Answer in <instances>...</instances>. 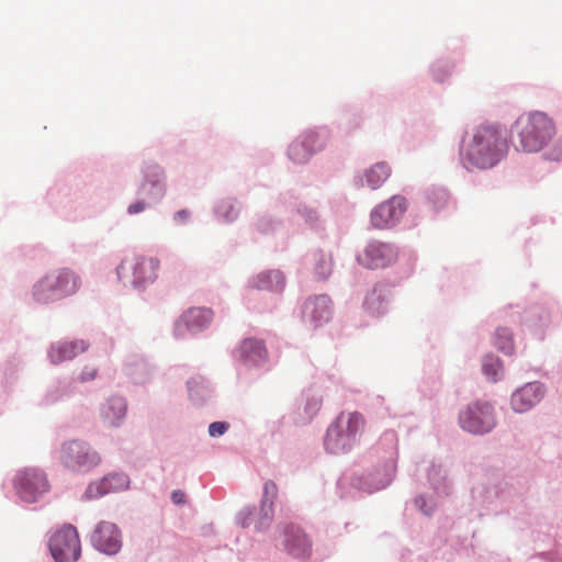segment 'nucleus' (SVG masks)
<instances>
[{"mask_svg":"<svg viewBox=\"0 0 562 562\" xmlns=\"http://www.w3.org/2000/svg\"><path fill=\"white\" fill-rule=\"evenodd\" d=\"M507 153V140L499 125L476 126L464 144V159L472 167L486 169L498 164Z\"/></svg>","mask_w":562,"mask_h":562,"instance_id":"nucleus-1","label":"nucleus"},{"mask_svg":"<svg viewBox=\"0 0 562 562\" xmlns=\"http://www.w3.org/2000/svg\"><path fill=\"white\" fill-rule=\"evenodd\" d=\"M515 147L524 153L540 151L555 135V125L546 113L535 111L521 114L514 124Z\"/></svg>","mask_w":562,"mask_h":562,"instance_id":"nucleus-2","label":"nucleus"},{"mask_svg":"<svg viewBox=\"0 0 562 562\" xmlns=\"http://www.w3.org/2000/svg\"><path fill=\"white\" fill-rule=\"evenodd\" d=\"M364 427L366 419L359 412L340 413L327 429L326 450L330 453H342L350 450L358 442V436Z\"/></svg>","mask_w":562,"mask_h":562,"instance_id":"nucleus-3","label":"nucleus"},{"mask_svg":"<svg viewBox=\"0 0 562 562\" xmlns=\"http://www.w3.org/2000/svg\"><path fill=\"white\" fill-rule=\"evenodd\" d=\"M81 285L80 277L69 268L48 271L33 288L38 302L60 300L75 294Z\"/></svg>","mask_w":562,"mask_h":562,"instance_id":"nucleus-4","label":"nucleus"},{"mask_svg":"<svg viewBox=\"0 0 562 562\" xmlns=\"http://www.w3.org/2000/svg\"><path fill=\"white\" fill-rule=\"evenodd\" d=\"M159 269L160 261L158 258L133 255L122 260L116 272L124 284L142 288L157 279Z\"/></svg>","mask_w":562,"mask_h":562,"instance_id":"nucleus-5","label":"nucleus"},{"mask_svg":"<svg viewBox=\"0 0 562 562\" xmlns=\"http://www.w3.org/2000/svg\"><path fill=\"white\" fill-rule=\"evenodd\" d=\"M60 461L70 471L86 473L98 467L102 459L88 442L70 440L61 446Z\"/></svg>","mask_w":562,"mask_h":562,"instance_id":"nucleus-6","label":"nucleus"},{"mask_svg":"<svg viewBox=\"0 0 562 562\" xmlns=\"http://www.w3.org/2000/svg\"><path fill=\"white\" fill-rule=\"evenodd\" d=\"M49 550L56 562H75L81 553L77 529L64 526L55 531L49 539Z\"/></svg>","mask_w":562,"mask_h":562,"instance_id":"nucleus-7","label":"nucleus"},{"mask_svg":"<svg viewBox=\"0 0 562 562\" xmlns=\"http://www.w3.org/2000/svg\"><path fill=\"white\" fill-rule=\"evenodd\" d=\"M460 426L471 434H485L495 426L493 408L487 403L470 404L459 416Z\"/></svg>","mask_w":562,"mask_h":562,"instance_id":"nucleus-8","label":"nucleus"},{"mask_svg":"<svg viewBox=\"0 0 562 562\" xmlns=\"http://www.w3.org/2000/svg\"><path fill=\"white\" fill-rule=\"evenodd\" d=\"M398 250L390 243L372 240L357 255V261L367 269L386 268L397 260Z\"/></svg>","mask_w":562,"mask_h":562,"instance_id":"nucleus-9","label":"nucleus"},{"mask_svg":"<svg viewBox=\"0 0 562 562\" xmlns=\"http://www.w3.org/2000/svg\"><path fill=\"white\" fill-rule=\"evenodd\" d=\"M328 135L325 131H307L301 134L289 147V157L296 164H303L316 151L321 150Z\"/></svg>","mask_w":562,"mask_h":562,"instance_id":"nucleus-10","label":"nucleus"},{"mask_svg":"<svg viewBox=\"0 0 562 562\" xmlns=\"http://www.w3.org/2000/svg\"><path fill=\"white\" fill-rule=\"evenodd\" d=\"M14 486L20 497L27 503L35 502L37 496L48 488L45 474L36 469L20 471L15 476Z\"/></svg>","mask_w":562,"mask_h":562,"instance_id":"nucleus-11","label":"nucleus"},{"mask_svg":"<svg viewBox=\"0 0 562 562\" xmlns=\"http://www.w3.org/2000/svg\"><path fill=\"white\" fill-rule=\"evenodd\" d=\"M406 209V199L402 195H394L372 211L371 223L375 228H389L400 221Z\"/></svg>","mask_w":562,"mask_h":562,"instance_id":"nucleus-12","label":"nucleus"},{"mask_svg":"<svg viewBox=\"0 0 562 562\" xmlns=\"http://www.w3.org/2000/svg\"><path fill=\"white\" fill-rule=\"evenodd\" d=\"M91 540L99 551L106 554H115L122 547V537L119 528L108 521H102L97 526Z\"/></svg>","mask_w":562,"mask_h":562,"instance_id":"nucleus-13","label":"nucleus"},{"mask_svg":"<svg viewBox=\"0 0 562 562\" xmlns=\"http://www.w3.org/2000/svg\"><path fill=\"white\" fill-rule=\"evenodd\" d=\"M285 550L295 558H306L311 554L312 544L302 529L294 525H285L282 528Z\"/></svg>","mask_w":562,"mask_h":562,"instance_id":"nucleus-14","label":"nucleus"},{"mask_svg":"<svg viewBox=\"0 0 562 562\" xmlns=\"http://www.w3.org/2000/svg\"><path fill=\"white\" fill-rule=\"evenodd\" d=\"M544 395L541 383H527L512 395V407L518 413H524L538 404Z\"/></svg>","mask_w":562,"mask_h":562,"instance_id":"nucleus-15","label":"nucleus"},{"mask_svg":"<svg viewBox=\"0 0 562 562\" xmlns=\"http://www.w3.org/2000/svg\"><path fill=\"white\" fill-rule=\"evenodd\" d=\"M235 357L245 366L251 367L266 361L268 352L262 340L247 338L236 349Z\"/></svg>","mask_w":562,"mask_h":562,"instance_id":"nucleus-16","label":"nucleus"},{"mask_svg":"<svg viewBox=\"0 0 562 562\" xmlns=\"http://www.w3.org/2000/svg\"><path fill=\"white\" fill-rule=\"evenodd\" d=\"M330 299L327 295H318L308 299L304 304L303 317L315 326L327 322L330 318Z\"/></svg>","mask_w":562,"mask_h":562,"instance_id":"nucleus-17","label":"nucleus"},{"mask_svg":"<svg viewBox=\"0 0 562 562\" xmlns=\"http://www.w3.org/2000/svg\"><path fill=\"white\" fill-rule=\"evenodd\" d=\"M390 288L384 282H378L366 295L363 308L371 316H382L387 312Z\"/></svg>","mask_w":562,"mask_h":562,"instance_id":"nucleus-18","label":"nucleus"},{"mask_svg":"<svg viewBox=\"0 0 562 562\" xmlns=\"http://www.w3.org/2000/svg\"><path fill=\"white\" fill-rule=\"evenodd\" d=\"M213 319V312L209 308L192 307L184 312L177 323V331L183 333V329L199 331L205 328Z\"/></svg>","mask_w":562,"mask_h":562,"instance_id":"nucleus-19","label":"nucleus"},{"mask_svg":"<svg viewBox=\"0 0 562 562\" xmlns=\"http://www.w3.org/2000/svg\"><path fill=\"white\" fill-rule=\"evenodd\" d=\"M89 348V344L82 339L72 341L57 342L50 347L48 352L49 359L57 364L63 361L71 360L79 353L85 352Z\"/></svg>","mask_w":562,"mask_h":562,"instance_id":"nucleus-20","label":"nucleus"},{"mask_svg":"<svg viewBox=\"0 0 562 562\" xmlns=\"http://www.w3.org/2000/svg\"><path fill=\"white\" fill-rule=\"evenodd\" d=\"M126 409V401L122 396H111L102 404L100 417L106 426L115 427L125 417Z\"/></svg>","mask_w":562,"mask_h":562,"instance_id":"nucleus-21","label":"nucleus"},{"mask_svg":"<svg viewBox=\"0 0 562 562\" xmlns=\"http://www.w3.org/2000/svg\"><path fill=\"white\" fill-rule=\"evenodd\" d=\"M278 496V486L273 481H267L263 485V495L260 503V518L256 522L257 530L269 526L273 518L274 499Z\"/></svg>","mask_w":562,"mask_h":562,"instance_id":"nucleus-22","label":"nucleus"},{"mask_svg":"<svg viewBox=\"0 0 562 562\" xmlns=\"http://www.w3.org/2000/svg\"><path fill=\"white\" fill-rule=\"evenodd\" d=\"M128 480L125 475L113 474L105 476L101 482L90 484L86 491L87 498L102 496L105 493L127 487Z\"/></svg>","mask_w":562,"mask_h":562,"instance_id":"nucleus-23","label":"nucleus"},{"mask_svg":"<svg viewBox=\"0 0 562 562\" xmlns=\"http://www.w3.org/2000/svg\"><path fill=\"white\" fill-rule=\"evenodd\" d=\"M391 176V167L387 162L381 161L372 165L364 171L366 184L375 190L380 188Z\"/></svg>","mask_w":562,"mask_h":562,"instance_id":"nucleus-24","label":"nucleus"},{"mask_svg":"<svg viewBox=\"0 0 562 562\" xmlns=\"http://www.w3.org/2000/svg\"><path fill=\"white\" fill-rule=\"evenodd\" d=\"M254 286L258 290L281 291L284 286V277L278 270L262 272L254 279Z\"/></svg>","mask_w":562,"mask_h":562,"instance_id":"nucleus-25","label":"nucleus"},{"mask_svg":"<svg viewBox=\"0 0 562 562\" xmlns=\"http://www.w3.org/2000/svg\"><path fill=\"white\" fill-rule=\"evenodd\" d=\"M153 169V176L156 177V179L153 181H145L142 184L138 194L143 198L151 196L153 200H159L165 192V188L160 179L162 177V170L157 166Z\"/></svg>","mask_w":562,"mask_h":562,"instance_id":"nucleus-26","label":"nucleus"},{"mask_svg":"<svg viewBox=\"0 0 562 562\" xmlns=\"http://www.w3.org/2000/svg\"><path fill=\"white\" fill-rule=\"evenodd\" d=\"M313 261L315 276L321 280L327 279L331 273L333 267L330 255L316 251L313 254Z\"/></svg>","mask_w":562,"mask_h":562,"instance_id":"nucleus-27","label":"nucleus"},{"mask_svg":"<svg viewBox=\"0 0 562 562\" xmlns=\"http://www.w3.org/2000/svg\"><path fill=\"white\" fill-rule=\"evenodd\" d=\"M495 346L504 353L512 355L514 352V338L512 331L506 327H498L495 331Z\"/></svg>","mask_w":562,"mask_h":562,"instance_id":"nucleus-28","label":"nucleus"},{"mask_svg":"<svg viewBox=\"0 0 562 562\" xmlns=\"http://www.w3.org/2000/svg\"><path fill=\"white\" fill-rule=\"evenodd\" d=\"M216 213L225 222H232L236 220L239 214V205L234 200H223L218 203Z\"/></svg>","mask_w":562,"mask_h":562,"instance_id":"nucleus-29","label":"nucleus"},{"mask_svg":"<svg viewBox=\"0 0 562 562\" xmlns=\"http://www.w3.org/2000/svg\"><path fill=\"white\" fill-rule=\"evenodd\" d=\"M482 370L490 380L496 381L502 370V363L498 358L488 356L483 359Z\"/></svg>","mask_w":562,"mask_h":562,"instance_id":"nucleus-30","label":"nucleus"},{"mask_svg":"<svg viewBox=\"0 0 562 562\" xmlns=\"http://www.w3.org/2000/svg\"><path fill=\"white\" fill-rule=\"evenodd\" d=\"M98 374V369L94 366H87L82 369L79 374L80 382H89L95 379Z\"/></svg>","mask_w":562,"mask_h":562,"instance_id":"nucleus-31","label":"nucleus"},{"mask_svg":"<svg viewBox=\"0 0 562 562\" xmlns=\"http://www.w3.org/2000/svg\"><path fill=\"white\" fill-rule=\"evenodd\" d=\"M228 429V424L224 422H214L209 427V434L212 437L222 436Z\"/></svg>","mask_w":562,"mask_h":562,"instance_id":"nucleus-32","label":"nucleus"},{"mask_svg":"<svg viewBox=\"0 0 562 562\" xmlns=\"http://www.w3.org/2000/svg\"><path fill=\"white\" fill-rule=\"evenodd\" d=\"M547 159L559 161L562 159V142L557 143L552 149L546 154Z\"/></svg>","mask_w":562,"mask_h":562,"instance_id":"nucleus-33","label":"nucleus"},{"mask_svg":"<svg viewBox=\"0 0 562 562\" xmlns=\"http://www.w3.org/2000/svg\"><path fill=\"white\" fill-rule=\"evenodd\" d=\"M147 204L145 203L144 199L136 201L135 203L130 204L127 212L128 214H137L143 212L146 209Z\"/></svg>","mask_w":562,"mask_h":562,"instance_id":"nucleus-34","label":"nucleus"},{"mask_svg":"<svg viewBox=\"0 0 562 562\" xmlns=\"http://www.w3.org/2000/svg\"><path fill=\"white\" fill-rule=\"evenodd\" d=\"M186 495L181 491H173L171 494V499L175 504L180 505L184 503Z\"/></svg>","mask_w":562,"mask_h":562,"instance_id":"nucleus-35","label":"nucleus"},{"mask_svg":"<svg viewBox=\"0 0 562 562\" xmlns=\"http://www.w3.org/2000/svg\"><path fill=\"white\" fill-rule=\"evenodd\" d=\"M321 405H322V402L321 400H315L312 404H308L307 407L312 411V413H316L317 411H319L321 408Z\"/></svg>","mask_w":562,"mask_h":562,"instance_id":"nucleus-36","label":"nucleus"},{"mask_svg":"<svg viewBox=\"0 0 562 562\" xmlns=\"http://www.w3.org/2000/svg\"><path fill=\"white\" fill-rule=\"evenodd\" d=\"M440 70H441V67L440 66H437L432 69V75H434V78L438 81H442L443 80V77L440 75Z\"/></svg>","mask_w":562,"mask_h":562,"instance_id":"nucleus-37","label":"nucleus"},{"mask_svg":"<svg viewBox=\"0 0 562 562\" xmlns=\"http://www.w3.org/2000/svg\"><path fill=\"white\" fill-rule=\"evenodd\" d=\"M188 216H189V213H188L186 210L179 211V212H177V214H176V217H177V218H179V220H181V221L187 220V218H188Z\"/></svg>","mask_w":562,"mask_h":562,"instance_id":"nucleus-38","label":"nucleus"},{"mask_svg":"<svg viewBox=\"0 0 562 562\" xmlns=\"http://www.w3.org/2000/svg\"><path fill=\"white\" fill-rule=\"evenodd\" d=\"M250 524H251V521H250V517H246V518L243 520V522H241L243 527H248V526H250Z\"/></svg>","mask_w":562,"mask_h":562,"instance_id":"nucleus-39","label":"nucleus"},{"mask_svg":"<svg viewBox=\"0 0 562 562\" xmlns=\"http://www.w3.org/2000/svg\"><path fill=\"white\" fill-rule=\"evenodd\" d=\"M416 504L423 507V505L425 504V499L423 497H418L416 498Z\"/></svg>","mask_w":562,"mask_h":562,"instance_id":"nucleus-40","label":"nucleus"}]
</instances>
